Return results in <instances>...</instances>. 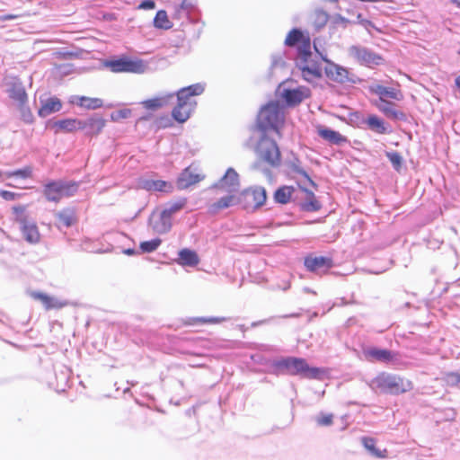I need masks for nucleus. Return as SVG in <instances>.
Returning a JSON list of instances; mask_svg holds the SVG:
<instances>
[{
	"instance_id": "20",
	"label": "nucleus",
	"mask_w": 460,
	"mask_h": 460,
	"mask_svg": "<svg viewBox=\"0 0 460 460\" xmlns=\"http://www.w3.org/2000/svg\"><path fill=\"white\" fill-rule=\"evenodd\" d=\"M240 202V199L235 193H229L228 195L220 198L217 201L212 203L208 210L212 214H216L218 211L235 206Z\"/></svg>"
},
{
	"instance_id": "57",
	"label": "nucleus",
	"mask_w": 460,
	"mask_h": 460,
	"mask_svg": "<svg viewBox=\"0 0 460 460\" xmlns=\"http://www.w3.org/2000/svg\"><path fill=\"white\" fill-rule=\"evenodd\" d=\"M456 84L460 88V75L456 79Z\"/></svg>"
},
{
	"instance_id": "40",
	"label": "nucleus",
	"mask_w": 460,
	"mask_h": 460,
	"mask_svg": "<svg viewBox=\"0 0 460 460\" xmlns=\"http://www.w3.org/2000/svg\"><path fill=\"white\" fill-rule=\"evenodd\" d=\"M304 39L302 32L297 29H293L288 34L285 44L288 46H294L298 42H301Z\"/></svg>"
},
{
	"instance_id": "6",
	"label": "nucleus",
	"mask_w": 460,
	"mask_h": 460,
	"mask_svg": "<svg viewBox=\"0 0 460 460\" xmlns=\"http://www.w3.org/2000/svg\"><path fill=\"white\" fill-rule=\"evenodd\" d=\"M257 153L259 157L273 167L280 164V151L275 141L263 137L258 144Z\"/></svg>"
},
{
	"instance_id": "56",
	"label": "nucleus",
	"mask_w": 460,
	"mask_h": 460,
	"mask_svg": "<svg viewBox=\"0 0 460 460\" xmlns=\"http://www.w3.org/2000/svg\"><path fill=\"white\" fill-rule=\"evenodd\" d=\"M125 253L128 254V255H132V254L135 253V251L132 250V249H128V250L125 251Z\"/></svg>"
},
{
	"instance_id": "10",
	"label": "nucleus",
	"mask_w": 460,
	"mask_h": 460,
	"mask_svg": "<svg viewBox=\"0 0 460 460\" xmlns=\"http://www.w3.org/2000/svg\"><path fill=\"white\" fill-rule=\"evenodd\" d=\"M296 66L300 70L304 80L308 83H314L322 77L321 66L312 57L308 59L296 61Z\"/></svg>"
},
{
	"instance_id": "55",
	"label": "nucleus",
	"mask_w": 460,
	"mask_h": 460,
	"mask_svg": "<svg viewBox=\"0 0 460 460\" xmlns=\"http://www.w3.org/2000/svg\"><path fill=\"white\" fill-rule=\"evenodd\" d=\"M13 209L16 214H22L24 212V208L22 207H15Z\"/></svg>"
},
{
	"instance_id": "25",
	"label": "nucleus",
	"mask_w": 460,
	"mask_h": 460,
	"mask_svg": "<svg viewBox=\"0 0 460 460\" xmlns=\"http://www.w3.org/2000/svg\"><path fill=\"white\" fill-rule=\"evenodd\" d=\"M367 359L388 362L393 359L392 352L388 349L369 348L364 351Z\"/></svg>"
},
{
	"instance_id": "47",
	"label": "nucleus",
	"mask_w": 460,
	"mask_h": 460,
	"mask_svg": "<svg viewBox=\"0 0 460 460\" xmlns=\"http://www.w3.org/2000/svg\"><path fill=\"white\" fill-rule=\"evenodd\" d=\"M332 414H320L316 418V422L319 426H330L332 424Z\"/></svg>"
},
{
	"instance_id": "16",
	"label": "nucleus",
	"mask_w": 460,
	"mask_h": 460,
	"mask_svg": "<svg viewBox=\"0 0 460 460\" xmlns=\"http://www.w3.org/2000/svg\"><path fill=\"white\" fill-rule=\"evenodd\" d=\"M305 266L312 272L323 273L332 266V260L326 257H308L305 260Z\"/></svg>"
},
{
	"instance_id": "7",
	"label": "nucleus",
	"mask_w": 460,
	"mask_h": 460,
	"mask_svg": "<svg viewBox=\"0 0 460 460\" xmlns=\"http://www.w3.org/2000/svg\"><path fill=\"white\" fill-rule=\"evenodd\" d=\"M107 67L113 73H136L142 74L146 72L147 66L143 60L119 58L117 60L109 61L106 64Z\"/></svg>"
},
{
	"instance_id": "21",
	"label": "nucleus",
	"mask_w": 460,
	"mask_h": 460,
	"mask_svg": "<svg viewBox=\"0 0 460 460\" xmlns=\"http://www.w3.org/2000/svg\"><path fill=\"white\" fill-rule=\"evenodd\" d=\"M105 126V120L102 118H91L86 120H80V128L85 130V134L93 136L99 134Z\"/></svg>"
},
{
	"instance_id": "17",
	"label": "nucleus",
	"mask_w": 460,
	"mask_h": 460,
	"mask_svg": "<svg viewBox=\"0 0 460 460\" xmlns=\"http://www.w3.org/2000/svg\"><path fill=\"white\" fill-rule=\"evenodd\" d=\"M369 91L375 94L379 95L380 102L385 101V97L396 101H400L403 97L402 92L399 89L394 87H385L378 84L370 85Z\"/></svg>"
},
{
	"instance_id": "58",
	"label": "nucleus",
	"mask_w": 460,
	"mask_h": 460,
	"mask_svg": "<svg viewBox=\"0 0 460 460\" xmlns=\"http://www.w3.org/2000/svg\"><path fill=\"white\" fill-rule=\"evenodd\" d=\"M454 3H456L460 7V1L453 0Z\"/></svg>"
},
{
	"instance_id": "35",
	"label": "nucleus",
	"mask_w": 460,
	"mask_h": 460,
	"mask_svg": "<svg viewBox=\"0 0 460 460\" xmlns=\"http://www.w3.org/2000/svg\"><path fill=\"white\" fill-rule=\"evenodd\" d=\"M311 46H310V40L305 39L300 42V45L298 47V56L296 58V61L308 59L312 57L311 53Z\"/></svg>"
},
{
	"instance_id": "13",
	"label": "nucleus",
	"mask_w": 460,
	"mask_h": 460,
	"mask_svg": "<svg viewBox=\"0 0 460 460\" xmlns=\"http://www.w3.org/2000/svg\"><path fill=\"white\" fill-rule=\"evenodd\" d=\"M204 175L197 172V168L192 165L186 168L177 180V187L180 190H185L190 186L199 182L204 179Z\"/></svg>"
},
{
	"instance_id": "49",
	"label": "nucleus",
	"mask_w": 460,
	"mask_h": 460,
	"mask_svg": "<svg viewBox=\"0 0 460 460\" xmlns=\"http://www.w3.org/2000/svg\"><path fill=\"white\" fill-rule=\"evenodd\" d=\"M139 9L152 10L155 8V3L153 0H144L138 6Z\"/></svg>"
},
{
	"instance_id": "19",
	"label": "nucleus",
	"mask_w": 460,
	"mask_h": 460,
	"mask_svg": "<svg viewBox=\"0 0 460 460\" xmlns=\"http://www.w3.org/2000/svg\"><path fill=\"white\" fill-rule=\"evenodd\" d=\"M317 134L325 141L332 145H342L347 142L346 137L340 134L338 131L328 128L323 126H318L316 128Z\"/></svg>"
},
{
	"instance_id": "32",
	"label": "nucleus",
	"mask_w": 460,
	"mask_h": 460,
	"mask_svg": "<svg viewBox=\"0 0 460 460\" xmlns=\"http://www.w3.org/2000/svg\"><path fill=\"white\" fill-rule=\"evenodd\" d=\"M172 97V94H169L164 97H157L150 100H146L143 102V105L145 108L149 110H156L158 108L163 107L168 102V100Z\"/></svg>"
},
{
	"instance_id": "36",
	"label": "nucleus",
	"mask_w": 460,
	"mask_h": 460,
	"mask_svg": "<svg viewBox=\"0 0 460 460\" xmlns=\"http://www.w3.org/2000/svg\"><path fill=\"white\" fill-rule=\"evenodd\" d=\"M185 205L186 199H181L177 201L168 203L163 211L172 218V216L183 208Z\"/></svg>"
},
{
	"instance_id": "39",
	"label": "nucleus",
	"mask_w": 460,
	"mask_h": 460,
	"mask_svg": "<svg viewBox=\"0 0 460 460\" xmlns=\"http://www.w3.org/2000/svg\"><path fill=\"white\" fill-rule=\"evenodd\" d=\"M10 97L18 101L21 104L24 103L27 100L25 90L21 85H14L10 90Z\"/></svg>"
},
{
	"instance_id": "59",
	"label": "nucleus",
	"mask_w": 460,
	"mask_h": 460,
	"mask_svg": "<svg viewBox=\"0 0 460 460\" xmlns=\"http://www.w3.org/2000/svg\"><path fill=\"white\" fill-rule=\"evenodd\" d=\"M305 291L311 292L309 288H305Z\"/></svg>"
},
{
	"instance_id": "18",
	"label": "nucleus",
	"mask_w": 460,
	"mask_h": 460,
	"mask_svg": "<svg viewBox=\"0 0 460 460\" xmlns=\"http://www.w3.org/2000/svg\"><path fill=\"white\" fill-rule=\"evenodd\" d=\"M149 222L153 230L158 234H165L172 228L171 217L163 210L157 216L152 215Z\"/></svg>"
},
{
	"instance_id": "24",
	"label": "nucleus",
	"mask_w": 460,
	"mask_h": 460,
	"mask_svg": "<svg viewBox=\"0 0 460 460\" xmlns=\"http://www.w3.org/2000/svg\"><path fill=\"white\" fill-rule=\"evenodd\" d=\"M41 107L39 109V115L41 118H46L50 114L60 111L62 103L57 97L49 98L46 101H41Z\"/></svg>"
},
{
	"instance_id": "52",
	"label": "nucleus",
	"mask_w": 460,
	"mask_h": 460,
	"mask_svg": "<svg viewBox=\"0 0 460 460\" xmlns=\"http://www.w3.org/2000/svg\"><path fill=\"white\" fill-rule=\"evenodd\" d=\"M193 5V0H182L181 7L182 9H188L192 7Z\"/></svg>"
},
{
	"instance_id": "27",
	"label": "nucleus",
	"mask_w": 460,
	"mask_h": 460,
	"mask_svg": "<svg viewBox=\"0 0 460 460\" xmlns=\"http://www.w3.org/2000/svg\"><path fill=\"white\" fill-rule=\"evenodd\" d=\"M178 262L183 266L193 267L199 263V257L194 251L185 248L179 252Z\"/></svg>"
},
{
	"instance_id": "41",
	"label": "nucleus",
	"mask_w": 460,
	"mask_h": 460,
	"mask_svg": "<svg viewBox=\"0 0 460 460\" xmlns=\"http://www.w3.org/2000/svg\"><path fill=\"white\" fill-rule=\"evenodd\" d=\"M161 243V239L155 238L150 241L142 242L139 247L142 252H152L160 246Z\"/></svg>"
},
{
	"instance_id": "50",
	"label": "nucleus",
	"mask_w": 460,
	"mask_h": 460,
	"mask_svg": "<svg viewBox=\"0 0 460 460\" xmlns=\"http://www.w3.org/2000/svg\"><path fill=\"white\" fill-rule=\"evenodd\" d=\"M0 195L3 199H4L6 200H13L16 197V194L14 192H11L8 190H2L0 192Z\"/></svg>"
},
{
	"instance_id": "28",
	"label": "nucleus",
	"mask_w": 460,
	"mask_h": 460,
	"mask_svg": "<svg viewBox=\"0 0 460 460\" xmlns=\"http://www.w3.org/2000/svg\"><path fill=\"white\" fill-rule=\"evenodd\" d=\"M76 104L88 110H95L103 105V102L99 98H91L85 96H77Z\"/></svg>"
},
{
	"instance_id": "11",
	"label": "nucleus",
	"mask_w": 460,
	"mask_h": 460,
	"mask_svg": "<svg viewBox=\"0 0 460 460\" xmlns=\"http://www.w3.org/2000/svg\"><path fill=\"white\" fill-rule=\"evenodd\" d=\"M213 187L228 193H235L240 188L239 175L234 169L228 168L224 176Z\"/></svg>"
},
{
	"instance_id": "48",
	"label": "nucleus",
	"mask_w": 460,
	"mask_h": 460,
	"mask_svg": "<svg viewBox=\"0 0 460 460\" xmlns=\"http://www.w3.org/2000/svg\"><path fill=\"white\" fill-rule=\"evenodd\" d=\"M357 22L361 24L364 28L367 30H369V28H373L374 24L369 20L364 19L362 14L358 13L357 16Z\"/></svg>"
},
{
	"instance_id": "26",
	"label": "nucleus",
	"mask_w": 460,
	"mask_h": 460,
	"mask_svg": "<svg viewBox=\"0 0 460 460\" xmlns=\"http://www.w3.org/2000/svg\"><path fill=\"white\" fill-rule=\"evenodd\" d=\"M53 128H56V132L66 131L73 132L80 128V120L75 119H66L55 121Z\"/></svg>"
},
{
	"instance_id": "54",
	"label": "nucleus",
	"mask_w": 460,
	"mask_h": 460,
	"mask_svg": "<svg viewBox=\"0 0 460 460\" xmlns=\"http://www.w3.org/2000/svg\"><path fill=\"white\" fill-rule=\"evenodd\" d=\"M17 17H18V15H15V14H8V15L1 16L0 20L1 21H6V20H11V19H15Z\"/></svg>"
},
{
	"instance_id": "22",
	"label": "nucleus",
	"mask_w": 460,
	"mask_h": 460,
	"mask_svg": "<svg viewBox=\"0 0 460 460\" xmlns=\"http://www.w3.org/2000/svg\"><path fill=\"white\" fill-rule=\"evenodd\" d=\"M31 296L34 299L40 300L43 304L46 310L60 309V308L67 305V302L60 301L58 298H56L54 296H49L44 293L32 292Z\"/></svg>"
},
{
	"instance_id": "29",
	"label": "nucleus",
	"mask_w": 460,
	"mask_h": 460,
	"mask_svg": "<svg viewBox=\"0 0 460 460\" xmlns=\"http://www.w3.org/2000/svg\"><path fill=\"white\" fill-rule=\"evenodd\" d=\"M364 122L367 125L368 128L378 134L386 133V128L383 119L376 115H370Z\"/></svg>"
},
{
	"instance_id": "43",
	"label": "nucleus",
	"mask_w": 460,
	"mask_h": 460,
	"mask_svg": "<svg viewBox=\"0 0 460 460\" xmlns=\"http://www.w3.org/2000/svg\"><path fill=\"white\" fill-rule=\"evenodd\" d=\"M289 168L293 172L298 173L301 176H303L311 185L314 186L315 183L314 181L309 177V175L306 173V172L299 165V162L296 160V162H292L289 164Z\"/></svg>"
},
{
	"instance_id": "38",
	"label": "nucleus",
	"mask_w": 460,
	"mask_h": 460,
	"mask_svg": "<svg viewBox=\"0 0 460 460\" xmlns=\"http://www.w3.org/2000/svg\"><path fill=\"white\" fill-rule=\"evenodd\" d=\"M59 223L66 227H69L74 223V212L71 210H63L57 214Z\"/></svg>"
},
{
	"instance_id": "51",
	"label": "nucleus",
	"mask_w": 460,
	"mask_h": 460,
	"mask_svg": "<svg viewBox=\"0 0 460 460\" xmlns=\"http://www.w3.org/2000/svg\"><path fill=\"white\" fill-rule=\"evenodd\" d=\"M334 22H335V23H344V24H347L349 22V21L347 18L341 16V14H337L334 16Z\"/></svg>"
},
{
	"instance_id": "1",
	"label": "nucleus",
	"mask_w": 460,
	"mask_h": 460,
	"mask_svg": "<svg viewBox=\"0 0 460 460\" xmlns=\"http://www.w3.org/2000/svg\"><path fill=\"white\" fill-rule=\"evenodd\" d=\"M203 92L204 86L200 84H195L179 90L177 93L178 103L172 112L174 119L181 123L185 122L196 106V102L191 98L201 94Z\"/></svg>"
},
{
	"instance_id": "46",
	"label": "nucleus",
	"mask_w": 460,
	"mask_h": 460,
	"mask_svg": "<svg viewBox=\"0 0 460 460\" xmlns=\"http://www.w3.org/2000/svg\"><path fill=\"white\" fill-rule=\"evenodd\" d=\"M444 379L448 385H456L460 383V374L456 372L447 373Z\"/></svg>"
},
{
	"instance_id": "15",
	"label": "nucleus",
	"mask_w": 460,
	"mask_h": 460,
	"mask_svg": "<svg viewBox=\"0 0 460 460\" xmlns=\"http://www.w3.org/2000/svg\"><path fill=\"white\" fill-rule=\"evenodd\" d=\"M25 240L31 243H36L40 241V233L34 221L28 219L24 216L18 218Z\"/></svg>"
},
{
	"instance_id": "8",
	"label": "nucleus",
	"mask_w": 460,
	"mask_h": 460,
	"mask_svg": "<svg viewBox=\"0 0 460 460\" xmlns=\"http://www.w3.org/2000/svg\"><path fill=\"white\" fill-rule=\"evenodd\" d=\"M348 53L358 63L367 66H378L383 60L379 55L362 46H350L348 49Z\"/></svg>"
},
{
	"instance_id": "30",
	"label": "nucleus",
	"mask_w": 460,
	"mask_h": 460,
	"mask_svg": "<svg viewBox=\"0 0 460 460\" xmlns=\"http://www.w3.org/2000/svg\"><path fill=\"white\" fill-rule=\"evenodd\" d=\"M154 26L158 29L168 30L172 26V22L169 20L167 13L164 10H160L156 13L154 19Z\"/></svg>"
},
{
	"instance_id": "12",
	"label": "nucleus",
	"mask_w": 460,
	"mask_h": 460,
	"mask_svg": "<svg viewBox=\"0 0 460 460\" xmlns=\"http://www.w3.org/2000/svg\"><path fill=\"white\" fill-rule=\"evenodd\" d=\"M280 95L288 105H296L310 95V90L304 86L288 89L280 85Z\"/></svg>"
},
{
	"instance_id": "33",
	"label": "nucleus",
	"mask_w": 460,
	"mask_h": 460,
	"mask_svg": "<svg viewBox=\"0 0 460 460\" xmlns=\"http://www.w3.org/2000/svg\"><path fill=\"white\" fill-rule=\"evenodd\" d=\"M361 441H362V444L363 446L365 447V448L370 452L373 456H376V457H385V450H384V452L378 450L377 448H376V442H375V439L371 438H367V437H364L361 438Z\"/></svg>"
},
{
	"instance_id": "53",
	"label": "nucleus",
	"mask_w": 460,
	"mask_h": 460,
	"mask_svg": "<svg viewBox=\"0 0 460 460\" xmlns=\"http://www.w3.org/2000/svg\"><path fill=\"white\" fill-rule=\"evenodd\" d=\"M131 111L129 110H122L119 111V116L120 118L126 119L130 115Z\"/></svg>"
},
{
	"instance_id": "4",
	"label": "nucleus",
	"mask_w": 460,
	"mask_h": 460,
	"mask_svg": "<svg viewBox=\"0 0 460 460\" xmlns=\"http://www.w3.org/2000/svg\"><path fill=\"white\" fill-rule=\"evenodd\" d=\"M278 367L285 368L290 375H300L308 378H316L323 371L318 367H311L306 361L299 358H287L278 362Z\"/></svg>"
},
{
	"instance_id": "14",
	"label": "nucleus",
	"mask_w": 460,
	"mask_h": 460,
	"mask_svg": "<svg viewBox=\"0 0 460 460\" xmlns=\"http://www.w3.org/2000/svg\"><path fill=\"white\" fill-rule=\"evenodd\" d=\"M242 195L244 197L247 205L254 208L262 206L267 199L266 190L260 186L245 190L242 192Z\"/></svg>"
},
{
	"instance_id": "23",
	"label": "nucleus",
	"mask_w": 460,
	"mask_h": 460,
	"mask_svg": "<svg viewBox=\"0 0 460 460\" xmlns=\"http://www.w3.org/2000/svg\"><path fill=\"white\" fill-rule=\"evenodd\" d=\"M141 186L148 191L172 192L173 190L171 182L162 180L146 179L141 181Z\"/></svg>"
},
{
	"instance_id": "3",
	"label": "nucleus",
	"mask_w": 460,
	"mask_h": 460,
	"mask_svg": "<svg viewBox=\"0 0 460 460\" xmlns=\"http://www.w3.org/2000/svg\"><path fill=\"white\" fill-rule=\"evenodd\" d=\"M283 112L278 102H270L259 112L257 123L261 130L270 128L279 133V126L283 121Z\"/></svg>"
},
{
	"instance_id": "45",
	"label": "nucleus",
	"mask_w": 460,
	"mask_h": 460,
	"mask_svg": "<svg viewBox=\"0 0 460 460\" xmlns=\"http://www.w3.org/2000/svg\"><path fill=\"white\" fill-rule=\"evenodd\" d=\"M8 177H19L26 179L31 176V168L27 166L7 173Z\"/></svg>"
},
{
	"instance_id": "2",
	"label": "nucleus",
	"mask_w": 460,
	"mask_h": 460,
	"mask_svg": "<svg viewBox=\"0 0 460 460\" xmlns=\"http://www.w3.org/2000/svg\"><path fill=\"white\" fill-rule=\"evenodd\" d=\"M369 385L373 390L391 394H403L412 389L410 380L385 372L375 377Z\"/></svg>"
},
{
	"instance_id": "42",
	"label": "nucleus",
	"mask_w": 460,
	"mask_h": 460,
	"mask_svg": "<svg viewBox=\"0 0 460 460\" xmlns=\"http://www.w3.org/2000/svg\"><path fill=\"white\" fill-rule=\"evenodd\" d=\"M386 157L391 162L393 167L399 171L402 164V157L398 152H386L385 153Z\"/></svg>"
},
{
	"instance_id": "31",
	"label": "nucleus",
	"mask_w": 460,
	"mask_h": 460,
	"mask_svg": "<svg viewBox=\"0 0 460 460\" xmlns=\"http://www.w3.org/2000/svg\"><path fill=\"white\" fill-rule=\"evenodd\" d=\"M294 191V188L291 186H283L279 188L274 194V199L278 203L287 204Z\"/></svg>"
},
{
	"instance_id": "44",
	"label": "nucleus",
	"mask_w": 460,
	"mask_h": 460,
	"mask_svg": "<svg viewBox=\"0 0 460 460\" xmlns=\"http://www.w3.org/2000/svg\"><path fill=\"white\" fill-rule=\"evenodd\" d=\"M328 22V13L323 10H316L314 12V24L315 27L320 29L323 27Z\"/></svg>"
},
{
	"instance_id": "5",
	"label": "nucleus",
	"mask_w": 460,
	"mask_h": 460,
	"mask_svg": "<svg viewBox=\"0 0 460 460\" xmlns=\"http://www.w3.org/2000/svg\"><path fill=\"white\" fill-rule=\"evenodd\" d=\"M78 190V184L72 181H53L44 188V195L49 201L58 202L63 198L73 196Z\"/></svg>"
},
{
	"instance_id": "37",
	"label": "nucleus",
	"mask_w": 460,
	"mask_h": 460,
	"mask_svg": "<svg viewBox=\"0 0 460 460\" xmlns=\"http://www.w3.org/2000/svg\"><path fill=\"white\" fill-rule=\"evenodd\" d=\"M377 107L382 112L390 118L397 119L399 115H402L401 112L394 109V104L387 101L380 102V104H378Z\"/></svg>"
},
{
	"instance_id": "34",
	"label": "nucleus",
	"mask_w": 460,
	"mask_h": 460,
	"mask_svg": "<svg viewBox=\"0 0 460 460\" xmlns=\"http://www.w3.org/2000/svg\"><path fill=\"white\" fill-rule=\"evenodd\" d=\"M303 190L306 193V201L304 204V208L307 211H317L320 209L321 205L316 200L314 194L306 189H303Z\"/></svg>"
},
{
	"instance_id": "9",
	"label": "nucleus",
	"mask_w": 460,
	"mask_h": 460,
	"mask_svg": "<svg viewBox=\"0 0 460 460\" xmlns=\"http://www.w3.org/2000/svg\"><path fill=\"white\" fill-rule=\"evenodd\" d=\"M323 60L326 62L324 72L328 78L340 84L356 82L355 75L349 73L347 68L331 62L326 58H323Z\"/></svg>"
}]
</instances>
